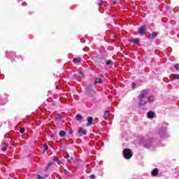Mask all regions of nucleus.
<instances>
[{
    "mask_svg": "<svg viewBox=\"0 0 179 179\" xmlns=\"http://www.w3.org/2000/svg\"><path fill=\"white\" fill-rule=\"evenodd\" d=\"M113 3H116V2H115V1H114V2H113Z\"/></svg>",
    "mask_w": 179,
    "mask_h": 179,
    "instance_id": "obj_30",
    "label": "nucleus"
},
{
    "mask_svg": "<svg viewBox=\"0 0 179 179\" xmlns=\"http://www.w3.org/2000/svg\"><path fill=\"white\" fill-rule=\"evenodd\" d=\"M59 136H61L62 138H64L66 135V133L64 131H60V132L59 133Z\"/></svg>",
    "mask_w": 179,
    "mask_h": 179,
    "instance_id": "obj_16",
    "label": "nucleus"
},
{
    "mask_svg": "<svg viewBox=\"0 0 179 179\" xmlns=\"http://www.w3.org/2000/svg\"><path fill=\"white\" fill-rule=\"evenodd\" d=\"M78 134L80 135V136H83V135H86L87 131L86 130L83 129V128L79 127Z\"/></svg>",
    "mask_w": 179,
    "mask_h": 179,
    "instance_id": "obj_3",
    "label": "nucleus"
},
{
    "mask_svg": "<svg viewBox=\"0 0 179 179\" xmlns=\"http://www.w3.org/2000/svg\"><path fill=\"white\" fill-rule=\"evenodd\" d=\"M132 85H133V87H135V83H133Z\"/></svg>",
    "mask_w": 179,
    "mask_h": 179,
    "instance_id": "obj_29",
    "label": "nucleus"
},
{
    "mask_svg": "<svg viewBox=\"0 0 179 179\" xmlns=\"http://www.w3.org/2000/svg\"><path fill=\"white\" fill-rule=\"evenodd\" d=\"M173 78H174V79H179V75L178 74H175L173 76Z\"/></svg>",
    "mask_w": 179,
    "mask_h": 179,
    "instance_id": "obj_20",
    "label": "nucleus"
},
{
    "mask_svg": "<svg viewBox=\"0 0 179 179\" xmlns=\"http://www.w3.org/2000/svg\"><path fill=\"white\" fill-rule=\"evenodd\" d=\"M130 43H133V44H139V40L138 38H134Z\"/></svg>",
    "mask_w": 179,
    "mask_h": 179,
    "instance_id": "obj_14",
    "label": "nucleus"
},
{
    "mask_svg": "<svg viewBox=\"0 0 179 179\" xmlns=\"http://www.w3.org/2000/svg\"><path fill=\"white\" fill-rule=\"evenodd\" d=\"M153 100H155V97H153V96L148 95V101L152 102Z\"/></svg>",
    "mask_w": 179,
    "mask_h": 179,
    "instance_id": "obj_15",
    "label": "nucleus"
},
{
    "mask_svg": "<svg viewBox=\"0 0 179 179\" xmlns=\"http://www.w3.org/2000/svg\"><path fill=\"white\" fill-rule=\"evenodd\" d=\"M24 131H25L24 128H22L20 130V134H24Z\"/></svg>",
    "mask_w": 179,
    "mask_h": 179,
    "instance_id": "obj_21",
    "label": "nucleus"
},
{
    "mask_svg": "<svg viewBox=\"0 0 179 179\" xmlns=\"http://www.w3.org/2000/svg\"><path fill=\"white\" fill-rule=\"evenodd\" d=\"M5 146L2 148V150L3 152H5V150H6V148H8V145L6 144V143H4Z\"/></svg>",
    "mask_w": 179,
    "mask_h": 179,
    "instance_id": "obj_18",
    "label": "nucleus"
},
{
    "mask_svg": "<svg viewBox=\"0 0 179 179\" xmlns=\"http://www.w3.org/2000/svg\"><path fill=\"white\" fill-rule=\"evenodd\" d=\"M157 174H159V169H155L151 172V176H152L153 177L157 176Z\"/></svg>",
    "mask_w": 179,
    "mask_h": 179,
    "instance_id": "obj_5",
    "label": "nucleus"
},
{
    "mask_svg": "<svg viewBox=\"0 0 179 179\" xmlns=\"http://www.w3.org/2000/svg\"><path fill=\"white\" fill-rule=\"evenodd\" d=\"M43 148L45 150H48V145L47 144H44Z\"/></svg>",
    "mask_w": 179,
    "mask_h": 179,
    "instance_id": "obj_19",
    "label": "nucleus"
},
{
    "mask_svg": "<svg viewBox=\"0 0 179 179\" xmlns=\"http://www.w3.org/2000/svg\"><path fill=\"white\" fill-rule=\"evenodd\" d=\"M38 179H41V178H43V179H44V178H45V177H43V176H38Z\"/></svg>",
    "mask_w": 179,
    "mask_h": 179,
    "instance_id": "obj_26",
    "label": "nucleus"
},
{
    "mask_svg": "<svg viewBox=\"0 0 179 179\" xmlns=\"http://www.w3.org/2000/svg\"><path fill=\"white\" fill-rule=\"evenodd\" d=\"M76 119L77 121H82V120H83V116L78 114L76 116Z\"/></svg>",
    "mask_w": 179,
    "mask_h": 179,
    "instance_id": "obj_9",
    "label": "nucleus"
},
{
    "mask_svg": "<svg viewBox=\"0 0 179 179\" xmlns=\"http://www.w3.org/2000/svg\"><path fill=\"white\" fill-rule=\"evenodd\" d=\"M175 68L177 69V71H179V64H176Z\"/></svg>",
    "mask_w": 179,
    "mask_h": 179,
    "instance_id": "obj_23",
    "label": "nucleus"
},
{
    "mask_svg": "<svg viewBox=\"0 0 179 179\" xmlns=\"http://www.w3.org/2000/svg\"><path fill=\"white\" fill-rule=\"evenodd\" d=\"M101 5H103V1H101V3H99V6H101Z\"/></svg>",
    "mask_w": 179,
    "mask_h": 179,
    "instance_id": "obj_27",
    "label": "nucleus"
},
{
    "mask_svg": "<svg viewBox=\"0 0 179 179\" xmlns=\"http://www.w3.org/2000/svg\"><path fill=\"white\" fill-rule=\"evenodd\" d=\"M51 164H52V163H49L48 165V167H50V166H51Z\"/></svg>",
    "mask_w": 179,
    "mask_h": 179,
    "instance_id": "obj_28",
    "label": "nucleus"
},
{
    "mask_svg": "<svg viewBox=\"0 0 179 179\" xmlns=\"http://www.w3.org/2000/svg\"><path fill=\"white\" fill-rule=\"evenodd\" d=\"M145 31H146V29H145V27H141L138 29L140 34H145Z\"/></svg>",
    "mask_w": 179,
    "mask_h": 179,
    "instance_id": "obj_6",
    "label": "nucleus"
},
{
    "mask_svg": "<svg viewBox=\"0 0 179 179\" xmlns=\"http://www.w3.org/2000/svg\"><path fill=\"white\" fill-rule=\"evenodd\" d=\"M148 118H154L155 117V113H153L152 111L148 112Z\"/></svg>",
    "mask_w": 179,
    "mask_h": 179,
    "instance_id": "obj_7",
    "label": "nucleus"
},
{
    "mask_svg": "<svg viewBox=\"0 0 179 179\" xmlns=\"http://www.w3.org/2000/svg\"><path fill=\"white\" fill-rule=\"evenodd\" d=\"M152 38H156L157 37V32H154L151 34Z\"/></svg>",
    "mask_w": 179,
    "mask_h": 179,
    "instance_id": "obj_17",
    "label": "nucleus"
},
{
    "mask_svg": "<svg viewBox=\"0 0 179 179\" xmlns=\"http://www.w3.org/2000/svg\"><path fill=\"white\" fill-rule=\"evenodd\" d=\"M72 134H73V131H72V129H70L69 130V134L72 135Z\"/></svg>",
    "mask_w": 179,
    "mask_h": 179,
    "instance_id": "obj_24",
    "label": "nucleus"
},
{
    "mask_svg": "<svg viewBox=\"0 0 179 179\" xmlns=\"http://www.w3.org/2000/svg\"><path fill=\"white\" fill-rule=\"evenodd\" d=\"M110 114V112L108 111H105L104 112V115H103V118H105V120H108V115Z\"/></svg>",
    "mask_w": 179,
    "mask_h": 179,
    "instance_id": "obj_12",
    "label": "nucleus"
},
{
    "mask_svg": "<svg viewBox=\"0 0 179 179\" xmlns=\"http://www.w3.org/2000/svg\"><path fill=\"white\" fill-rule=\"evenodd\" d=\"M114 62H113V61L111 60H107L106 65H107V66H113Z\"/></svg>",
    "mask_w": 179,
    "mask_h": 179,
    "instance_id": "obj_10",
    "label": "nucleus"
},
{
    "mask_svg": "<svg viewBox=\"0 0 179 179\" xmlns=\"http://www.w3.org/2000/svg\"><path fill=\"white\" fill-rule=\"evenodd\" d=\"M81 75H83V74L81 73Z\"/></svg>",
    "mask_w": 179,
    "mask_h": 179,
    "instance_id": "obj_31",
    "label": "nucleus"
},
{
    "mask_svg": "<svg viewBox=\"0 0 179 179\" xmlns=\"http://www.w3.org/2000/svg\"><path fill=\"white\" fill-rule=\"evenodd\" d=\"M97 83H103V80H101V78H96L94 80V85H97Z\"/></svg>",
    "mask_w": 179,
    "mask_h": 179,
    "instance_id": "obj_11",
    "label": "nucleus"
},
{
    "mask_svg": "<svg viewBox=\"0 0 179 179\" xmlns=\"http://www.w3.org/2000/svg\"><path fill=\"white\" fill-rule=\"evenodd\" d=\"M122 153L124 159H127V160H129V159L132 157V151L128 148L124 149L122 151Z\"/></svg>",
    "mask_w": 179,
    "mask_h": 179,
    "instance_id": "obj_2",
    "label": "nucleus"
},
{
    "mask_svg": "<svg viewBox=\"0 0 179 179\" xmlns=\"http://www.w3.org/2000/svg\"><path fill=\"white\" fill-rule=\"evenodd\" d=\"M93 124V117H87V127H90Z\"/></svg>",
    "mask_w": 179,
    "mask_h": 179,
    "instance_id": "obj_4",
    "label": "nucleus"
},
{
    "mask_svg": "<svg viewBox=\"0 0 179 179\" xmlns=\"http://www.w3.org/2000/svg\"><path fill=\"white\" fill-rule=\"evenodd\" d=\"M149 92L147 90L141 91V94L138 95V106L142 107V106H146L148 103V96Z\"/></svg>",
    "mask_w": 179,
    "mask_h": 179,
    "instance_id": "obj_1",
    "label": "nucleus"
},
{
    "mask_svg": "<svg viewBox=\"0 0 179 179\" xmlns=\"http://www.w3.org/2000/svg\"><path fill=\"white\" fill-rule=\"evenodd\" d=\"M90 178L91 179H94V178H96V176L94 175H91Z\"/></svg>",
    "mask_w": 179,
    "mask_h": 179,
    "instance_id": "obj_25",
    "label": "nucleus"
},
{
    "mask_svg": "<svg viewBox=\"0 0 179 179\" xmlns=\"http://www.w3.org/2000/svg\"><path fill=\"white\" fill-rule=\"evenodd\" d=\"M54 162H56L59 166H62V162L59 161V159L57 157H55L53 159Z\"/></svg>",
    "mask_w": 179,
    "mask_h": 179,
    "instance_id": "obj_8",
    "label": "nucleus"
},
{
    "mask_svg": "<svg viewBox=\"0 0 179 179\" xmlns=\"http://www.w3.org/2000/svg\"><path fill=\"white\" fill-rule=\"evenodd\" d=\"M73 64H79V62H80V57L74 58L73 59Z\"/></svg>",
    "mask_w": 179,
    "mask_h": 179,
    "instance_id": "obj_13",
    "label": "nucleus"
},
{
    "mask_svg": "<svg viewBox=\"0 0 179 179\" xmlns=\"http://www.w3.org/2000/svg\"><path fill=\"white\" fill-rule=\"evenodd\" d=\"M67 160L68 162H71V160H72V157H69V155H67Z\"/></svg>",
    "mask_w": 179,
    "mask_h": 179,
    "instance_id": "obj_22",
    "label": "nucleus"
}]
</instances>
